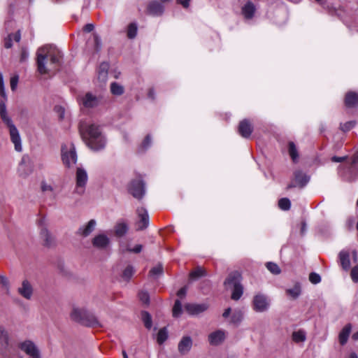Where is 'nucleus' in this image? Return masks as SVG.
<instances>
[{
  "label": "nucleus",
  "instance_id": "obj_11",
  "mask_svg": "<svg viewBox=\"0 0 358 358\" xmlns=\"http://www.w3.org/2000/svg\"><path fill=\"white\" fill-rule=\"evenodd\" d=\"M238 131L242 137L248 138L252 133L253 126L248 120L245 119L240 122Z\"/></svg>",
  "mask_w": 358,
  "mask_h": 358
},
{
  "label": "nucleus",
  "instance_id": "obj_33",
  "mask_svg": "<svg viewBox=\"0 0 358 358\" xmlns=\"http://www.w3.org/2000/svg\"><path fill=\"white\" fill-rule=\"evenodd\" d=\"M306 333L303 330H299L292 333V339L296 343L303 342L306 341Z\"/></svg>",
  "mask_w": 358,
  "mask_h": 358
},
{
  "label": "nucleus",
  "instance_id": "obj_55",
  "mask_svg": "<svg viewBox=\"0 0 358 358\" xmlns=\"http://www.w3.org/2000/svg\"><path fill=\"white\" fill-rule=\"evenodd\" d=\"M12 38L11 36H8V38L5 40L4 46L6 48H10L12 47Z\"/></svg>",
  "mask_w": 358,
  "mask_h": 358
},
{
  "label": "nucleus",
  "instance_id": "obj_42",
  "mask_svg": "<svg viewBox=\"0 0 358 358\" xmlns=\"http://www.w3.org/2000/svg\"><path fill=\"white\" fill-rule=\"evenodd\" d=\"M134 273V269L131 266H127L123 271L122 277L128 280L131 278Z\"/></svg>",
  "mask_w": 358,
  "mask_h": 358
},
{
  "label": "nucleus",
  "instance_id": "obj_41",
  "mask_svg": "<svg viewBox=\"0 0 358 358\" xmlns=\"http://www.w3.org/2000/svg\"><path fill=\"white\" fill-rule=\"evenodd\" d=\"M278 206L283 210H289L291 206L290 201L287 198H282L279 200Z\"/></svg>",
  "mask_w": 358,
  "mask_h": 358
},
{
  "label": "nucleus",
  "instance_id": "obj_24",
  "mask_svg": "<svg viewBox=\"0 0 358 358\" xmlns=\"http://www.w3.org/2000/svg\"><path fill=\"white\" fill-rule=\"evenodd\" d=\"M148 9V12L152 15H160L164 12V6L157 1L150 2Z\"/></svg>",
  "mask_w": 358,
  "mask_h": 358
},
{
  "label": "nucleus",
  "instance_id": "obj_23",
  "mask_svg": "<svg viewBox=\"0 0 358 358\" xmlns=\"http://www.w3.org/2000/svg\"><path fill=\"white\" fill-rule=\"evenodd\" d=\"M255 10H256V8H255V4L250 1H248L242 7V13L246 19L252 18Z\"/></svg>",
  "mask_w": 358,
  "mask_h": 358
},
{
  "label": "nucleus",
  "instance_id": "obj_25",
  "mask_svg": "<svg viewBox=\"0 0 358 358\" xmlns=\"http://www.w3.org/2000/svg\"><path fill=\"white\" fill-rule=\"evenodd\" d=\"M345 104L347 107L352 108L358 105V94L354 92H350L346 94Z\"/></svg>",
  "mask_w": 358,
  "mask_h": 358
},
{
  "label": "nucleus",
  "instance_id": "obj_27",
  "mask_svg": "<svg viewBox=\"0 0 358 358\" xmlns=\"http://www.w3.org/2000/svg\"><path fill=\"white\" fill-rule=\"evenodd\" d=\"M8 345V334L3 327H0V352L5 350Z\"/></svg>",
  "mask_w": 358,
  "mask_h": 358
},
{
  "label": "nucleus",
  "instance_id": "obj_59",
  "mask_svg": "<svg viewBox=\"0 0 358 358\" xmlns=\"http://www.w3.org/2000/svg\"><path fill=\"white\" fill-rule=\"evenodd\" d=\"M142 250V245H136L134 248L129 249V251L135 252V253H139Z\"/></svg>",
  "mask_w": 358,
  "mask_h": 358
},
{
  "label": "nucleus",
  "instance_id": "obj_56",
  "mask_svg": "<svg viewBox=\"0 0 358 358\" xmlns=\"http://www.w3.org/2000/svg\"><path fill=\"white\" fill-rule=\"evenodd\" d=\"M94 41L95 43V49L96 51H98L100 49L101 47V41L97 36H94Z\"/></svg>",
  "mask_w": 358,
  "mask_h": 358
},
{
  "label": "nucleus",
  "instance_id": "obj_9",
  "mask_svg": "<svg viewBox=\"0 0 358 358\" xmlns=\"http://www.w3.org/2000/svg\"><path fill=\"white\" fill-rule=\"evenodd\" d=\"M80 102L84 108L90 109L97 107L100 104L101 98L92 93L87 92L80 97Z\"/></svg>",
  "mask_w": 358,
  "mask_h": 358
},
{
  "label": "nucleus",
  "instance_id": "obj_46",
  "mask_svg": "<svg viewBox=\"0 0 358 358\" xmlns=\"http://www.w3.org/2000/svg\"><path fill=\"white\" fill-rule=\"evenodd\" d=\"M355 125V122L354 121H349V122H347L343 124H341V129L343 131H350L352 128H353Z\"/></svg>",
  "mask_w": 358,
  "mask_h": 358
},
{
  "label": "nucleus",
  "instance_id": "obj_2",
  "mask_svg": "<svg viewBox=\"0 0 358 358\" xmlns=\"http://www.w3.org/2000/svg\"><path fill=\"white\" fill-rule=\"evenodd\" d=\"M81 133L85 143L90 149L99 151L105 148L106 138L98 126L90 124L85 131L81 129Z\"/></svg>",
  "mask_w": 358,
  "mask_h": 358
},
{
  "label": "nucleus",
  "instance_id": "obj_47",
  "mask_svg": "<svg viewBox=\"0 0 358 358\" xmlns=\"http://www.w3.org/2000/svg\"><path fill=\"white\" fill-rule=\"evenodd\" d=\"M41 188L43 192H52L53 191L52 186L45 181L41 182Z\"/></svg>",
  "mask_w": 358,
  "mask_h": 358
},
{
  "label": "nucleus",
  "instance_id": "obj_36",
  "mask_svg": "<svg viewBox=\"0 0 358 358\" xmlns=\"http://www.w3.org/2000/svg\"><path fill=\"white\" fill-rule=\"evenodd\" d=\"M168 338V332L165 327L161 329L157 334V342L159 344H162Z\"/></svg>",
  "mask_w": 358,
  "mask_h": 358
},
{
  "label": "nucleus",
  "instance_id": "obj_43",
  "mask_svg": "<svg viewBox=\"0 0 358 358\" xmlns=\"http://www.w3.org/2000/svg\"><path fill=\"white\" fill-rule=\"evenodd\" d=\"M266 268L269 271H271L273 274H279L280 273V269L279 266L273 262H268L266 264Z\"/></svg>",
  "mask_w": 358,
  "mask_h": 358
},
{
  "label": "nucleus",
  "instance_id": "obj_60",
  "mask_svg": "<svg viewBox=\"0 0 358 358\" xmlns=\"http://www.w3.org/2000/svg\"><path fill=\"white\" fill-rule=\"evenodd\" d=\"M83 29L86 32H90L94 29V25L92 24H87L84 27Z\"/></svg>",
  "mask_w": 358,
  "mask_h": 358
},
{
  "label": "nucleus",
  "instance_id": "obj_40",
  "mask_svg": "<svg viewBox=\"0 0 358 358\" xmlns=\"http://www.w3.org/2000/svg\"><path fill=\"white\" fill-rule=\"evenodd\" d=\"M142 319L146 328L152 327V317L148 312H143Z\"/></svg>",
  "mask_w": 358,
  "mask_h": 358
},
{
  "label": "nucleus",
  "instance_id": "obj_57",
  "mask_svg": "<svg viewBox=\"0 0 358 358\" xmlns=\"http://www.w3.org/2000/svg\"><path fill=\"white\" fill-rule=\"evenodd\" d=\"M10 36H11L12 39L16 42H19L20 41L21 35L20 31H17L13 34H10Z\"/></svg>",
  "mask_w": 358,
  "mask_h": 358
},
{
  "label": "nucleus",
  "instance_id": "obj_35",
  "mask_svg": "<svg viewBox=\"0 0 358 358\" xmlns=\"http://www.w3.org/2000/svg\"><path fill=\"white\" fill-rule=\"evenodd\" d=\"M204 275H206V271L201 267H197L189 273V278L192 280H196Z\"/></svg>",
  "mask_w": 358,
  "mask_h": 358
},
{
  "label": "nucleus",
  "instance_id": "obj_29",
  "mask_svg": "<svg viewBox=\"0 0 358 358\" xmlns=\"http://www.w3.org/2000/svg\"><path fill=\"white\" fill-rule=\"evenodd\" d=\"M41 236L43 239L44 244L47 246L51 245L54 242V238L50 234L48 230L45 228H43L41 231Z\"/></svg>",
  "mask_w": 358,
  "mask_h": 358
},
{
  "label": "nucleus",
  "instance_id": "obj_44",
  "mask_svg": "<svg viewBox=\"0 0 358 358\" xmlns=\"http://www.w3.org/2000/svg\"><path fill=\"white\" fill-rule=\"evenodd\" d=\"M138 297L141 301L145 304H148L150 302V296L148 292L141 291L138 293Z\"/></svg>",
  "mask_w": 358,
  "mask_h": 358
},
{
  "label": "nucleus",
  "instance_id": "obj_62",
  "mask_svg": "<svg viewBox=\"0 0 358 358\" xmlns=\"http://www.w3.org/2000/svg\"><path fill=\"white\" fill-rule=\"evenodd\" d=\"M231 312V308H227L224 312L222 314V317H224V318H227L229 316L230 313Z\"/></svg>",
  "mask_w": 358,
  "mask_h": 358
},
{
  "label": "nucleus",
  "instance_id": "obj_64",
  "mask_svg": "<svg viewBox=\"0 0 358 358\" xmlns=\"http://www.w3.org/2000/svg\"><path fill=\"white\" fill-rule=\"evenodd\" d=\"M352 338L354 341H358V331L352 334Z\"/></svg>",
  "mask_w": 358,
  "mask_h": 358
},
{
  "label": "nucleus",
  "instance_id": "obj_30",
  "mask_svg": "<svg viewBox=\"0 0 358 358\" xmlns=\"http://www.w3.org/2000/svg\"><path fill=\"white\" fill-rule=\"evenodd\" d=\"M110 92L113 95L120 96L124 93V89L120 84L113 82L110 84Z\"/></svg>",
  "mask_w": 358,
  "mask_h": 358
},
{
  "label": "nucleus",
  "instance_id": "obj_22",
  "mask_svg": "<svg viewBox=\"0 0 358 358\" xmlns=\"http://www.w3.org/2000/svg\"><path fill=\"white\" fill-rule=\"evenodd\" d=\"M108 69L109 64L106 62H103L99 65L97 78L102 83H105L107 80Z\"/></svg>",
  "mask_w": 358,
  "mask_h": 358
},
{
  "label": "nucleus",
  "instance_id": "obj_61",
  "mask_svg": "<svg viewBox=\"0 0 358 358\" xmlns=\"http://www.w3.org/2000/svg\"><path fill=\"white\" fill-rule=\"evenodd\" d=\"M0 91L2 95L4 94L3 92V76L1 73H0Z\"/></svg>",
  "mask_w": 358,
  "mask_h": 358
},
{
  "label": "nucleus",
  "instance_id": "obj_16",
  "mask_svg": "<svg viewBox=\"0 0 358 358\" xmlns=\"http://www.w3.org/2000/svg\"><path fill=\"white\" fill-rule=\"evenodd\" d=\"M208 308L206 303H187L185 306V310L190 315H198L206 311Z\"/></svg>",
  "mask_w": 358,
  "mask_h": 358
},
{
  "label": "nucleus",
  "instance_id": "obj_3",
  "mask_svg": "<svg viewBox=\"0 0 358 358\" xmlns=\"http://www.w3.org/2000/svg\"><path fill=\"white\" fill-rule=\"evenodd\" d=\"M0 117L3 124L8 127L11 142L14 145L15 150L20 152L22 151V139L20 132L14 124L6 108L5 101L0 102Z\"/></svg>",
  "mask_w": 358,
  "mask_h": 358
},
{
  "label": "nucleus",
  "instance_id": "obj_14",
  "mask_svg": "<svg viewBox=\"0 0 358 358\" xmlns=\"http://www.w3.org/2000/svg\"><path fill=\"white\" fill-rule=\"evenodd\" d=\"M193 341L190 336H183L178 345V350L182 355H187L192 347Z\"/></svg>",
  "mask_w": 358,
  "mask_h": 358
},
{
  "label": "nucleus",
  "instance_id": "obj_8",
  "mask_svg": "<svg viewBox=\"0 0 358 358\" xmlns=\"http://www.w3.org/2000/svg\"><path fill=\"white\" fill-rule=\"evenodd\" d=\"M18 348L24 352L29 358H41V354L38 347L31 340H25L19 343Z\"/></svg>",
  "mask_w": 358,
  "mask_h": 358
},
{
  "label": "nucleus",
  "instance_id": "obj_7",
  "mask_svg": "<svg viewBox=\"0 0 358 358\" xmlns=\"http://www.w3.org/2000/svg\"><path fill=\"white\" fill-rule=\"evenodd\" d=\"M88 176L87 171L80 167H78L76 174V188L75 193L79 195L84 194L86 184L87 182Z\"/></svg>",
  "mask_w": 358,
  "mask_h": 358
},
{
  "label": "nucleus",
  "instance_id": "obj_31",
  "mask_svg": "<svg viewBox=\"0 0 358 358\" xmlns=\"http://www.w3.org/2000/svg\"><path fill=\"white\" fill-rule=\"evenodd\" d=\"M287 294L290 296L293 299H296L301 294V287L299 285L296 284L293 287L286 290Z\"/></svg>",
  "mask_w": 358,
  "mask_h": 358
},
{
  "label": "nucleus",
  "instance_id": "obj_20",
  "mask_svg": "<svg viewBox=\"0 0 358 358\" xmlns=\"http://www.w3.org/2000/svg\"><path fill=\"white\" fill-rule=\"evenodd\" d=\"M241 284V275L238 272H232L226 278L224 285L226 289H231Z\"/></svg>",
  "mask_w": 358,
  "mask_h": 358
},
{
  "label": "nucleus",
  "instance_id": "obj_18",
  "mask_svg": "<svg viewBox=\"0 0 358 358\" xmlns=\"http://www.w3.org/2000/svg\"><path fill=\"white\" fill-rule=\"evenodd\" d=\"M295 185H289L288 188H291L296 185L303 187L309 181V177L301 171H296L294 173Z\"/></svg>",
  "mask_w": 358,
  "mask_h": 358
},
{
  "label": "nucleus",
  "instance_id": "obj_19",
  "mask_svg": "<svg viewBox=\"0 0 358 358\" xmlns=\"http://www.w3.org/2000/svg\"><path fill=\"white\" fill-rule=\"evenodd\" d=\"M96 225V222L94 220H90L79 227L77 234L83 237H87L94 230Z\"/></svg>",
  "mask_w": 358,
  "mask_h": 358
},
{
  "label": "nucleus",
  "instance_id": "obj_34",
  "mask_svg": "<svg viewBox=\"0 0 358 358\" xmlns=\"http://www.w3.org/2000/svg\"><path fill=\"white\" fill-rule=\"evenodd\" d=\"M128 227L124 223H119L115 226V234L117 236H122L127 231Z\"/></svg>",
  "mask_w": 358,
  "mask_h": 358
},
{
  "label": "nucleus",
  "instance_id": "obj_26",
  "mask_svg": "<svg viewBox=\"0 0 358 358\" xmlns=\"http://www.w3.org/2000/svg\"><path fill=\"white\" fill-rule=\"evenodd\" d=\"M244 318V313L240 309H236L233 311L230 318L229 323L235 326H238Z\"/></svg>",
  "mask_w": 358,
  "mask_h": 358
},
{
  "label": "nucleus",
  "instance_id": "obj_32",
  "mask_svg": "<svg viewBox=\"0 0 358 358\" xmlns=\"http://www.w3.org/2000/svg\"><path fill=\"white\" fill-rule=\"evenodd\" d=\"M231 289H232L231 299L235 301L238 300L243 294V286L241 285V284H240L238 285H236V287L231 288Z\"/></svg>",
  "mask_w": 358,
  "mask_h": 358
},
{
  "label": "nucleus",
  "instance_id": "obj_13",
  "mask_svg": "<svg viewBox=\"0 0 358 358\" xmlns=\"http://www.w3.org/2000/svg\"><path fill=\"white\" fill-rule=\"evenodd\" d=\"M225 338L226 331L219 329L208 335V341L212 345H218L225 340Z\"/></svg>",
  "mask_w": 358,
  "mask_h": 358
},
{
  "label": "nucleus",
  "instance_id": "obj_28",
  "mask_svg": "<svg viewBox=\"0 0 358 358\" xmlns=\"http://www.w3.org/2000/svg\"><path fill=\"white\" fill-rule=\"evenodd\" d=\"M341 264L344 270H348L350 267V255L347 252L341 251L339 253Z\"/></svg>",
  "mask_w": 358,
  "mask_h": 358
},
{
  "label": "nucleus",
  "instance_id": "obj_63",
  "mask_svg": "<svg viewBox=\"0 0 358 358\" xmlns=\"http://www.w3.org/2000/svg\"><path fill=\"white\" fill-rule=\"evenodd\" d=\"M345 157H333L331 160L334 162H343Z\"/></svg>",
  "mask_w": 358,
  "mask_h": 358
},
{
  "label": "nucleus",
  "instance_id": "obj_39",
  "mask_svg": "<svg viewBox=\"0 0 358 358\" xmlns=\"http://www.w3.org/2000/svg\"><path fill=\"white\" fill-rule=\"evenodd\" d=\"M137 34V26L131 23L127 28V36L129 38H134L136 36Z\"/></svg>",
  "mask_w": 358,
  "mask_h": 358
},
{
  "label": "nucleus",
  "instance_id": "obj_38",
  "mask_svg": "<svg viewBox=\"0 0 358 358\" xmlns=\"http://www.w3.org/2000/svg\"><path fill=\"white\" fill-rule=\"evenodd\" d=\"M182 313V304L180 300L177 299L175 301L173 308V316L175 317H178Z\"/></svg>",
  "mask_w": 358,
  "mask_h": 358
},
{
  "label": "nucleus",
  "instance_id": "obj_50",
  "mask_svg": "<svg viewBox=\"0 0 358 358\" xmlns=\"http://www.w3.org/2000/svg\"><path fill=\"white\" fill-rule=\"evenodd\" d=\"M351 278L355 282H358V264L354 266L351 270Z\"/></svg>",
  "mask_w": 358,
  "mask_h": 358
},
{
  "label": "nucleus",
  "instance_id": "obj_6",
  "mask_svg": "<svg viewBox=\"0 0 358 358\" xmlns=\"http://www.w3.org/2000/svg\"><path fill=\"white\" fill-rule=\"evenodd\" d=\"M271 306V301L268 297L264 294H256L252 300V310L256 313L267 312Z\"/></svg>",
  "mask_w": 358,
  "mask_h": 358
},
{
  "label": "nucleus",
  "instance_id": "obj_58",
  "mask_svg": "<svg viewBox=\"0 0 358 358\" xmlns=\"http://www.w3.org/2000/svg\"><path fill=\"white\" fill-rule=\"evenodd\" d=\"M191 0H177V2L181 4L185 8H187L189 6V2Z\"/></svg>",
  "mask_w": 358,
  "mask_h": 358
},
{
  "label": "nucleus",
  "instance_id": "obj_15",
  "mask_svg": "<svg viewBox=\"0 0 358 358\" xmlns=\"http://www.w3.org/2000/svg\"><path fill=\"white\" fill-rule=\"evenodd\" d=\"M137 214L139 218V221L137 222V229L138 230H143L148 226V213L145 208H141L137 209Z\"/></svg>",
  "mask_w": 358,
  "mask_h": 358
},
{
  "label": "nucleus",
  "instance_id": "obj_45",
  "mask_svg": "<svg viewBox=\"0 0 358 358\" xmlns=\"http://www.w3.org/2000/svg\"><path fill=\"white\" fill-rule=\"evenodd\" d=\"M162 273H163V267L161 264H159V265L153 267L150 271V274L152 276L161 275Z\"/></svg>",
  "mask_w": 358,
  "mask_h": 358
},
{
  "label": "nucleus",
  "instance_id": "obj_21",
  "mask_svg": "<svg viewBox=\"0 0 358 358\" xmlns=\"http://www.w3.org/2000/svg\"><path fill=\"white\" fill-rule=\"evenodd\" d=\"M351 324H348L340 331L338 335V341L341 345H344L348 342L349 336L351 333Z\"/></svg>",
  "mask_w": 358,
  "mask_h": 358
},
{
  "label": "nucleus",
  "instance_id": "obj_54",
  "mask_svg": "<svg viewBox=\"0 0 358 358\" xmlns=\"http://www.w3.org/2000/svg\"><path fill=\"white\" fill-rule=\"evenodd\" d=\"M186 292H187V288H186V287H184L178 291L177 295L180 298H183L185 296Z\"/></svg>",
  "mask_w": 358,
  "mask_h": 358
},
{
  "label": "nucleus",
  "instance_id": "obj_53",
  "mask_svg": "<svg viewBox=\"0 0 358 358\" xmlns=\"http://www.w3.org/2000/svg\"><path fill=\"white\" fill-rule=\"evenodd\" d=\"M29 57V53L25 49H22L21 51L20 62H25Z\"/></svg>",
  "mask_w": 358,
  "mask_h": 358
},
{
  "label": "nucleus",
  "instance_id": "obj_48",
  "mask_svg": "<svg viewBox=\"0 0 358 358\" xmlns=\"http://www.w3.org/2000/svg\"><path fill=\"white\" fill-rule=\"evenodd\" d=\"M309 280L313 284H317L321 281V278L319 274L311 273L309 275Z\"/></svg>",
  "mask_w": 358,
  "mask_h": 358
},
{
  "label": "nucleus",
  "instance_id": "obj_37",
  "mask_svg": "<svg viewBox=\"0 0 358 358\" xmlns=\"http://www.w3.org/2000/svg\"><path fill=\"white\" fill-rule=\"evenodd\" d=\"M289 153L294 162H296L299 157L296 145L293 142L289 143Z\"/></svg>",
  "mask_w": 358,
  "mask_h": 358
},
{
  "label": "nucleus",
  "instance_id": "obj_49",
  "mask_svg": "<svg viewBox=\"0 0 358 358\" xmlns=\"http://www.w3.org/2000/svg\"><path fill=\"white\" fill-rule=\"evenodd\" d=\"M0 284L6 290L7 292L9 291V281L7 278L3 275H0Z\"/></svg>",
  "mask_w": 358,
  "mask_h": 358
},
{
  "label": "nucleus",
  "instance_id": "obj_51",
  "mask_svg": "<svg viewBox=\"0 0 358 358\" xmlns=\"http://www.w3.org/2000/svg\"><path fill=\"white\" fill-rule=\"evenodd\" d=\"M152 143V139L150 135H148L142 143V146L144 148H148Z\"/></svg>",
  "mask_w": 358,
  "mask_h": 358
},
{
  "label": "nucleus",
  "instance_id": "obj_4",
  "mask_svg": "<svg viewBox=\"0 0 358 358\" xmlns=\"http://www.w3.org/2000/svg\"><path fill=\"white\" fill-rule=\"evenodd\" d=\"M70 316L73 321L87 326H95L99 324L96 318L86 309L83 308L74 306L72 308Z\"/></svg>",
  "mask_w": 358,
  "mask_h": 358
},
{
  "label": "nucleus",
  "instance_id": "obj_10",
  "mask_svg": "<svg viewBox=\"0 0 358 358\" xmlns=\"http://www.w3.org/2000/svg\"><path fill=\"white\" fill-rule=\"evenodd\" d=\"M129 191L134 197L141 199L145 194L143 182L140 180H133L130 183Z\"/></svg>",
  "mask_w": 358,
  "mask_h": 358
},
{
  "label": "nucleus",
  "instance_id": "obj_17",
  "mask_svg": "<svg viewBox=\"0 0 358 358\" xmlns=\"http://www.w3.org/2000/svg\"><path fill=\"white\" fill-rule=\"evenodd\" d=\"M17 292L22 297L30 300L33 295V287L27 280H24L21 286L18 288Z\"/></svg>",
  "mask_w": 358,
  "mask_h": 358
},
{
  "label": "nucleus",
  "instance_id": "obj_52",
  "mask_svg": "<svg viewBox=\"0 0 358 358\" xmlns=\"http://www.w3.org/2000/svg\"><path fill=\"white\" fill-rule=\"evenodd\" d=\"M18 82V77L14 76L10 79V88L13 91L16 89L17 85Z\"/></svg>",
  "mask_w": 358,
  "mask_h": 358
},
{
  "label": "nucleus",
  "instance_id": "obj_5",
  "mask_svg": "<svg viewBox=\"0 0 358 358\" xmlns=\"http://www.w3.org/2000/svg\"><path fill=\"white\" fill-rule=\"evenodd\" d=\"M62 160L65 166L71 168L77 162L76 148L72 143H64L61 148Z\"/></svg>",
  "mask_w": 358,
  "mask_h": 358
},
{
  "label": "nucleus",
  "instance_id": "obj_12",
  "mask_svg": "<svg viewBox=\"0 0 358 358\" xmlns=\"http://www.w3.org/2000/svg\"><path fill=\"white\" fill-rule=\"evenodd\" d=\"M92 243L94 248L101 250L106 249L110 244V239L104 234H100L94 237Z\"/></svg>",
  "mask_w": 358,
  "mask_h": 358
},
{
  "label": "nucleus",
  "instance_id": "obj_1",
  "mask_svg": "<svg viewBox=\"0 0 358 358\" xmlns=\"http://www.w3.org/2000/svg\"><path fill=\"white\" fill-rule=\"evenodd\" d=\"M37 66L41 74L56 70L61 64L63 55L57 48L46 45L37 50Z\"/></svg>",
  "mask_w": 358,
  "mask_h": 358
}]
</instances>
